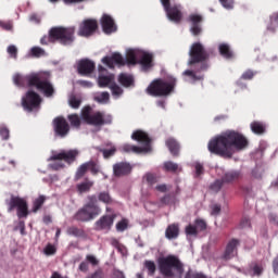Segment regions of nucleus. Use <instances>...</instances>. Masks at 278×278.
<instances>
[{"label": "nucleus", "instance_id": "a19ab883", "mask_svg": "<svg viewBox=\"0 0 278 278\" xmlns=\"http://www.w3.org/2000/svg\"><path fill=\"white\" fill-rule=\"evenodd\" d=\"M97 201L104 203L105 205H112V197H110L109 192L102 191L98 194Z\"/></svg>", "mask_w": 278, "mask_h": 278}, {"label": "nucleus", "instance_id": "4be33fe9", "mask_svg": "<svg viewBox=\"0 0 278 278\" xmlns=\"http://www.w3.org/2000/svg\"><path fill=\"white\" fill-rule=\"evenodd\" d=\"M101 26L104 34H114V31H116V24L114 23V18L108 14L102 16Z\"/></svg>", "mask_w": 278, "mask_h": 278}, {"label": "nucleus", "instance_id": "7c9ffc66", "mask_svg": "<svg viewBox=\"0 0 278 278\" xmlns=\"http://www.w3.org/2000/svg\"><path fill=\"white\" fill-rule=\"evenodd\" d=\"M218 51L219 54L226 60H231V58H233V52L231 51V48L227 43H220L218 46Z\"/></svg>", "mask_w": 278, "mask_h": 278}, {"label": "nucleus", "instance_id": "680f3d73", "mask_svg": "<svg viewBox=\"0 0 278 278\" xmlns=\"http://www.w3.org/2000/svg\"><path fill=\"white\" fill-rule=\"evenodd\" d=\"M99 103H103L104 101H110V93L108 91H104L100 94V97L96 98Z\"/></svg>", "mask_w": 278, "mask_h": 278}, {"label": "nucleus", "instance_id": "bb28decb", "mask_svg": "<svg viewBox=\"0 0 278 278\" xmlns=\"http://www.w3.org/2000/svg\"><path fill=\"white\" fill-rule=\"evenodd\" d=\"M166 147L168 148L169 152L174 157H177L179 155V142L175 140V138H168L165 142Z\"/></svg>", "mask_w": 278, "mask_h": 278}, {"label": "nucleus", "instance_id": "052dcab7", "mask_svg": "<svg viewBox=\"0 0 278 278\" xmlns=\"http://www.w3.org/2000/svg\"><path fill=\"white\" fill-rule=\"evenodd\" d=\"M86 261L89 262V264L92 266H99V260H97L94 255L88 254L86 256Z\"/></svg>", "mask_w": 278, "mask_h": 278}, {"label": "nucleus", "instance_id": "4d7b16f0", "mask_svg": "<svg viewBox=\"0 0 278 278\" xmlns=\"http://www.w3.org/2000/svg\"><path fill=\"white\" fill-rule=\"evenodd\" d=\"M252 270H253L252 277H262V273H264V267L260 265H254L252 267Z\"/></svg>", "mask_w": 278, "mask_h": 278}, {"label": "nucleus", "instance_id": "1a4fd4ad", "mask_svg": "<svg viewBox=\"0 0 278 278\" xmlns=\"http://www.w3.org/2000/svg\"><path fill=\"white\" fill-rule=\"evenodd\" d=\"M37 81L33 85V88L43 92L45 97H53L55 94V89L49 80V76L45 73H37Z\"/></svg>", "mask_w": 278, "mask_h": 278}, {"label": "nucleus", "instance_id": "6e6552de", "mask_svg": "<svg viewBox=\"0 0 278 278\" xmlns=\"http://www.w3.org/2000/svg\"><path fill=\"white\" fill-rule=\"evenodd\" d=\"M17 208V216L20 218H27L29 216V205L27 204V200L21 197L12 195L9 201V212H13V210Z\"/></svg>", "mask_w": 278, "mask_h": 278}, {"label": "nucleus", "instance_id": "37998d69", "mask_svg": "<svg viewBox=\"0 0 278 278\" xmlns=\"http://www.w3.org/2000/svg\"><path fill=\"white\" fill-rule=\"evenodd\" d=\"M223 186H225L223 178L216 179L213 184H211L210 190H212V192H220V190H223Z\"/></svg>", "mask_w": 278, "mask_h": 278}, {"label": "nucleus", "instance_id": "393cba45", "mask_svg": "<svg viewBox=\"0 0 278 278\" xmlns=\"http://www.w3.org/2000/svg\"><path fill=\"white\" fill-rule=\"evenodd\" d=\"M105 147H109V149L105 148H97V150L102 153L104 160H110V157H114L116 155V146L112 144L111 142L106 143Z\"/></svg>", "mask_w": 278, "mask_h": 278}, {"label": "nucleus", "instance_id": "9b49d317", "mask_svg": "<svg viewBox=\"0 0 278 278\" xmlns=\"http://www.w3.org/2000/svg\"><path fill=\"white\" fill-rule=\"evenodd\" d=\"M161 3L166 12L167 18H169L172 23H181V18H184L181 5L174 4L170 7V0H161Z\"/></svg>", "mask_w": 278, "mask_h": 278}, {"label": "nucleus", "instance_id": "bf43d9fd", "mask_svg": "<svg viewBox=\"0 0 278 278\" xmlns=\"http://www.w3.org/2000/svg\"><path fill=\"white\" fill-rule=\"evenodd\" d=\"M160 201L163 205H170V203L175 201V198L172 197L170 194H165L163 198H161Z\"/></svg>", "mask_w": 278, "mask_h": 278}, {"label": "nucleus", "instance_id": "473e14b6", "mask_svg": "<svg viewBox=\"0 0 278 278\" xmlns=\"http://www.w3.org/2000/svg\"><path fill=\"white\" fill-rule=\"evenodd\" d=\"M45 201H47V197L45 195H39L37 199H35L33 202L31 212L37 214L42 208V205H45Z\"/></svg>", "mask_w": 278, "mask_h": 278}, {"label": "nucleus", "instance_id": "79ce46f5", "mask_svg": "<svg viewBox=\"0 0 278 278\" xmlns=\"http://www.w3.org/2000/svg\"><path fill=\"white\" fill-rule=\"evenodd\" d=\"M143 266L144 268H147L148 275H150V277H153V275H155V270H157V266L155 265V262L144 261Z\"/></svg>", "mask_w": 278, "mask_h": 278}, {"label": "nucleus", "instance_id": "a878e982", "mask_svg": "<svg viewBox=\"0 0 278 278\" xmlns=\"http://www.w3.org/2000/svg\"><path fill=\"white\" fill-rule=\"evenodd\" d=\"M165 237L167 240H176V238H179V224H170L167 226Z\"/></svg>", "mask_w": 278, "mask_h": 278}, {"label": "nucleus", "instance_id": "3c124183", "mask_svg": "<svg viewBox=\"0 0 278 278\" xmlns=\"http://www.w3.org/2000/svg\"><path fill=\"white\" fill-rule=\"evenodd\" d=\"M269 18L271 25L269 29H271V31H275V28L278 27V12L273 13Z\"/></svg>", "mask_w": 278, "mask_h": 278}, {"label": "nucleus", "instance_id": "72a5a7b5", "mask_svg": "<svg viewBox=\"0 0 278 278\" xmlns=\"http://www.w3.org/2000/svg\"><path fill=\"white\" fill-rule=\"evenodd\" d=\"M68 236H74L75 238H84L86 236V230L77 226H72L67 228Z\"/></svg>", "mask_w": 278, "mask_h": 278}, {"label": "nucleus", "instance_id": "2eb2a0df", "mask_svg": "<svg viewBox=\"0 0 278 278\" xmlns=\"http://www.w3.org/2000/svg\"><path fill=\"white\" fill-rule=\"evenodd\" d=\"M87 125H93L94 127H102V125H112V116L105 115V113L101 111H97L96 113L91 114L89 122Z\"/></svg>", "mask_w": 278, "mask_h": 278}, {"label": "nucleus", "instance_id": "c756f323", "mask_svg": "<svg viewBox=\"0 0 278 278\" xmlns=\"http://www.w3.org/2000/svg\"><path fill=\"white\" fill-rule=\"evenodd\" d=\"M238 179H240V172L238 170L226 172L222 177L224 184H233Z\"/></svg>", "mask_w": 278, "mask_h": 278}, {"label": "nucleus", "instance_id": "f03ea898", "mask_svg": "<svg viewBox=\"0 0 278 278\" xmlns=\"http://www.w3.org/2000/svg\"><path fill=\"white\" fill-rule=\"evenodd\" d=\"M214 55L212 49H206L201 42H194L189 49L188 66L193 67L192 70H186L182 75L188 77L191 84L197 81H203L205 79V71L210 68V59Z\"/></svg>", "mask_w": 278, "mask_h": 278}, {"label": "nucleus", "instance_id": "f257e3e1", "mask_svg": "<svg viewBox=\"0 0 278 278\" xmlns=\"http://www.w3.org/2000/svg\"><path fill=\"white\" fill-rule=\"evenodd\" d=\"M249 147V139L242 132L226 130L208 141L207 149L213 155L231 160L233 154L244 151Z\"/></svg>", "mask_w": 278, "mask_h": 278}, {"label": "nucleus", "instance_id": "13d9d810", "mask_svg": "<svg viewBox=\"0 0 278 278\" xmlns=\"http://www.w3.org/2000/svg\"><path fill=\"white\" fill-rule=\"evenodd\" d=\"M185 278H208L205 274L194 271V273H187Z\"/></svg>", "mask_w": 278, "mask_h": 278}, {"label": "nucleus", "instance_id": "4468645a", "mask_svg": "<svg viewBox=\"0 0 278 278\" xmlns=\"http://www.w3.org/2000/svg\"><path fill=\"white\" fill-rule=\"evenodd\" d=\"M38 73H31L28 75H21L15 74L13 76V84L17 86V88H25V86H28L29 88H34V85L36 81H38V78L36 77Z\"/></svg>", "mask_w": 278, "mask_h": 278}, {"label": "nucleus", "instance_id": "5fc2aeb1", "mask_svg": "<svg viewBox=\"0 0 278 278\" xmlns=\"http://www.w3.org/2000/svg\"><path fill=\"white\" fill-rule=\"evenodd\" d=\"M0 137L2 140H10V129L5 126L0 127Z\"/></svg>", "mask_w": 278, "mask_h": 278}, {"label": "nucleus", "instance_id": "a211bd4d", "mask_svg": "<svg viewBox=\"0 0 278 278\" xmlns=\"http://www.w3.org/2000/svg\"><path fill=\"white\" fill-rule=\"evenodd\" d=\"M188 22L191 24V34H193V36L201 35V33L203 31V28H201V23H203V15L190 14L188 17Z\"/></svg>", "mask_w": 278, "mask_h": 278}, {"label": "nucleus", "instance_id": "ea45409f", "mask_svg": "<svg viewBox=\"0 0 278 278\" xmlns=\"http://www.w3.org/2000/svg\"><path fill=\"white\" fill-rule=\"evenodd\" d=\"M67 119L70 121V124L72 127H75V129H79L81 127V118L77 114H71L67 116Z\"/></svg>", "mask_w": 278, "mask_h": 278}, {"label": "nucleus", "instance_id": "6ab92c4d", "mask_svg": "<svg viewBox=\"0 0 278 278\" xmlns=\"http://www.w3.org/2000/svg\"><path fill=\"white\" fill-rule=\"evenodd\" d=\"M102 63L105 64L109 68H114V64L117 66H125V58L118 52H114L111 56H104Z\"/></svg>", "mask_w": 278, "mask_h": 278}, {"label": "nucleus", "instance_id": "aec40b11", "mask_svg": "<svg viewBox=\"0 0 278 278\" xmlns=\"http://www.w3.org/2000/svg\"><path fill=\"white\" fill-rule=\"evenodd\" d=\"M131 174V165L129 163L119 162L113 165V175L115 177H125Z\"/></svg>", "mask_w": 278, "mask_h": 278}, {"label": "nucleus", "instance_id": "864d4df0", "mask_svg": "<svg viewBox=\"0 0 278 278\" xmlns=\"http://www.w3.org/2000/svg\"><path fill=\"white\" fill-rule=\"evenodd\" d=\"M30 53L34 58H40L41 55H45V50L40 47H34L31 48Z\"/></svg>", "mask_w": 278, "mask_h": 278}, {"label": "nucleus", "instance_id": "de8ad7c7", "mask_svg": "<svg viewBox=\"0 0 278 278\" xmlns=\"http://www.w3.org/2000/svg\"><path fill=\"white\" fill-rule=\"evenodd\" d=\"M43 253L45 255H48V256L55 255V253H58V249H55V245L48 243L43 249Z\"/></svg>", "mask_w": 278, "mask_h": 278}, {"label": "nucleus", "instance_id": "6e6d98bb", "mask_svg": "<svg viewBox=\"0 0 278 278\" xmlns=\"http://www.w3.org/2000/svg\"><path fill=\"white\" fill-rule=\"evenodd\" d=\"M111 91L113 97H121V94H123V88H121L118 85H112Z\"/></svg>", "mask_w": 278, "mask_h": 278}, {"label": "nucleus", "instance_id": "8fccbe9b", "mask_svg": "<svg viewBox=\"0 0 278 278\" xmlns=\"http://www.w3.org/2000/svg\"><path fill=\"white\" fill-rule=\"evenodd\" d=\"M194 225L198 231H205L207 229V223L203 219H195Z\"/></svg>", "mask_w": 278, "mask_h": 278}, {"label": "nucleus", "instance_id": "b1692460", "mask_svg": "<svg viewBox=\"0 0 278 278\" xmlns=\"http://www.w3.org/2000/svg\"><path fill=\"white\" fill-rule=\"evenodd\" d=\"M239 245H240V240L231 239L226 245L224 260H231V257H233V253L236 249H238Z\"/></svg>", "mask_w": 278, "mask_h": 278}, {"label": "nucleus", "instance_id": "49530a36", "mask_svg": "<svg viewBox=\"0 0 278 278\" xmlns=\"http://www.w3.org/2000/svg\"><path fill=\"white\" fill-rule=\"evenodd\" d=\"M99 86L100 88H105L112 84V76H99Z\"/></svg>", "mask_w": 278, "mask_h": 278}, {"label": "nucleus", "instance_id": "cd10ccee", "mask_svg": "<svg viewBox=\"0 0 278 278\" xmlns=\"http://www.w3.org/2000/svg\"><path fill=\"white\" fill-rule=\"evenodd\" d=\"M251 131L255 134L256 136H262L263 134H266V124L263 122L254 121L250 124Z\"/></svg>", "mask_w": 278, "mask_h": 278}, {"label": "nucleus", "instance_id": "2f4dec72", "mask_svg": "<svg viewBox=\"0 0 278 278\" xmlns=\"http://www.w3.org/2000/svg\"><path fill=\"white\" fill-rule=\"evenodd\" d=\"M257 73L253 72L252 70H247L245 72L242 73L241 77L237 80V86H242V80L244 81H251L253 77H255Z\"/></svg>", "mask_w": 278, "mask_h": 278}, {"label": "nucleus", "instance_id": "e2e57ef3", "mask_svg": "<svg viewBox=\"0 0 278 278\" xmlns=\"http://www.w3.org/2000/svg\"><path fill=\"white\" fill-rule=\"evenodd\" d=\"M127 227H128V224H127L126 219H122L121 222H118L116 224V229L118 231H125V229H127Z\"/></svg>", "mask_w": 278, "mask_h": 278}, {"label": "nucleus", "instance_id": "423d86ee", "mask_svg": "<svg viewBox=\"0 0 278 278\" xmlns=\"http://www.w3.org/2000/svg\"><path fill=\"white\" fill-rule=\"evenodd\" d=\"M159 269L163 277H181L184 275V263L178 256L167 255L159 260Z\"/></svg>", "mask_w": 278, "mask_h": 278}, {"label": "nucleus", "instance_id": "338daca9", "mask_svg": "<svg viewBox=\"0 0 278 278\" xmlns=\"http://www.w3.org/2000/svg\"><path fill=\"white\" fill-rule=\"evenodd\" d=\"M146 180L150 186H153V184H156L157 178H155V175L153 174H147L146 175Z\"/></svg>", "mask_w": 278, "mask_h": 278}, {"label": "nucleus", "instance_id": "f8f14e48", "mask_svg": "<svg viewBox=\"0 0 278 278\" xmlns=\"http://www.w3.org/2000/svg\"><path fill=\"white\" fill-rule=\"evenodd\" d=\"M88 170H90L91 175H99V164H97V162L94 161H88L86 163H83L75 173V181H79V179L86 177V173H88Z\"/></svg>", "mask_w": 278, "mask_h": 278}, {"label": "nucleus", "instance_id": "5701e85b", "mask_svg": "<svg viewBox=\"0 0 278 278\" xmlns=\"http://www.w3.org/2000/svg\"><path fill=\"white\" fill-rule=\"evenodd\" d=\"M132 140H136L137 142H140L141 144H144V147L151 146V138L149 135L142 130H136L131 135Z\"/></svg>", "mask_w": 278, "mask_h": 278}, {"label": "nucleus", "instance_id": "774afa93", "mask_svg": "<svg viewBox=\"0 0 278 278\" xmlns=\"http://www.w3.org/2000/svg\"><path fill=\"white\" fill-rule=\"evenodd\" d=\"M50 168H52V170H62V168H64V163L62 162H55L50 164Z\"/></svg>", "mask_w": 278, "mask_h": 278}, {"label": "nucleus", "instance_id": "a18cd8bd", "mask_svg": "<svg viewBox=\"0 0 278 278\" xmlns=\"http://www.w3.org/2000/svg\"><path fill=\"white\" fill-rule=\"evenodd\" d=\"M91 112H92V108H90V106H85L81 110V117L85 121V123H88L90 121V118L92 116Z\"/></svg>", "mask_w": 278, "mask_h": 278}, {"label": "nucleus", "instance_id": "4c0bfd02", "mask_svg": "<svg viewBox=\"0 0 278 278\" xmlns=\"http://www.w3.org/2000/svg\"><path fill=\"white\" fill-rule=\"evenodd\" d=\"M122 151L124 153H142L143 150L140 147L126 143V144L122 146Z\"/></svg>", "mask_w": 278, "mask_h": 278}, {"label": "nucleus", "instance_id": "7ed1b4c3", "mask_svg": "<svg viewBox=\"0 0 278 278\" xmlns=\"http://www.w3.org/2000/svg\"><path fill=\"white\" fill-rule=\"evenodd\" d=\"M54 42L71 47L75 42V27L54 26L40 39L41 45H54Z\"/></svg>", "mask_w": 278, "mask_h": 278}, {"label": "nucleus", "instance_id": "69168bd1", "mask_svg": "<svg viewBox=\"0 0 278 278\" xmlns=\"http://www.w3.org/2000/svg\"><path fill=\"white\" fill-rule=\"evenodd\" d=\"M241 229H247V227H251V219L249 217H243L240 223Z\"/></svg>", "mask_w": 278, "mask_h": 278}, {"label": "nucleus", "instance_id": "f3484780", "mask_svg": "<svg viewBox=\"0 0 278 278\" xmlns=\"http://www.w3.org/2000/svg\"><path fill=\"white\" fill-rule=\"evenodd\" d=\"M114 218H116V215H103L94 223L96 230L110 231L114 225Z\"/></svg>", "mask_w": 278, "mask_h": 278}, {"label": "nucleus", "instance_id": "c9c22d12", "mask_svg": "<svg viewBox=\"0 0 278 278\" xmlns=\"http://www.w3.org/2000/svg\"><path fill=\"white\" fill-rule=\"evenodd\" d=\"M164 169L167 173H181L182 168L175 162L167 161L164 163Z\"/></svg>", "mask_w": 278, "mask_h": 278}, {"label": "nucleus", "instance_id": "58836bf2", "mask_svg": "<svg viewBox=\"0 0 278 278\" xmlns=\"http://www.w3.org/2000/svg\"><path fill=\"white\" fill-rule=\"evenodd\" d=\"M125 62H126V64H128V66L138 64V59L136 58V51L128 50L126 53Z\"/></svg>", "mask_w": 278, "mask_h": 278}, {"label": "nucleus", "instance_id": "dca6fc26", "mask_svg": "<svg viewBox=\"0 0 278 278\" xmlns=\"http://www.w3.org/2000/svg\"><path fill=\"white\" fill-rule=\"evenodd\" d=\"M77 155H79V151L77 150H68V151H62L60 153L53 154L50 156L49 162H55V161H64L66 164H73L75 160H77Z\"/></svg>", "mask_w": 278, "mask_h": 278}, {"label": "nucleus", "instance_id": "c85d7f7f", "mask_svg": "<svg viewBox=\"0 0 278 278\" xmlns=\"http://www.w3.org/2000/svg\"><path fill=\"white\" fill-rule=\"evenodd\" d=\"M139 63L141 64L143 71H149V68L153 67V54L143 53Z\"/></svg>", "mask_w": 278, "mask_h": 278}, {"label": "nucleus", "instance_id": "0e129e2a", "mask_svg": "<svg viewBox=\"0 0 278 278\" xmlns=\"http://www.w3.org/2000/svg\"><path fill=\"white\" fill-rule=\"evenodd\" d=\"M211 215L212 216H218V214H220V205L219 204H213L211 207Z\"/></svg>", "mask_w": 278, "mask_h": 278}, {"label": "nucleus", "instance_id": "412c9836", "mask_svg": "<svg viewBox=\"0 0 278 278\" xmlns=\"http://www.w3.org/2000/svg\"><path fill=\"white\" fill-rule=\"evenodd\" d=\"M94 62L89 59H83L78 63L79 75H91V73H94Z\"/></svg>", "mask_w": 278, "mask_h": 278}, {"label": "nucleus", "instance_id": "c03bdc74", "mask_svg": "<svg viewBox=\"0 0 278 278\" xmlns=\"http://www.w3.org/2000/svg\"><path fill=\"white\" fill-rule=\"evenodd\" d=\"M70 106L73 108V110H79L81 106V100L75 96H72L68 100Z\"/></svg>", "mask_w": 278, "mask_h": 278}, {"label": "nucleus", "instance_id": "0eeeda50", "mask_svg": "<svg viewBox=\"0 0 278 278\" xmlns=\"http://www.w3.org/2000/svg\"><path fill=\"white\" fill-rule=\"evenodd\" d=\"M40 103H42V99L40 98V94L34 90H28L22 98V108L25 112L40 110Z\"/></svg>", "mask_w": 278, "mask_h": 278}, {"label": "nucleus", "instance_id": "39448f33", "mask_svg": "<svg viewBox=\"0 0 278 278\" xmlns=\"http://www.w3.org/2000/svg\"><path fill=\"white\" fill-rule=\"evenodd\" d=\"M175 86H177V78H156L151 81L146 92L150 94V97H168V94L175 92Z\"/></svg>", "mask_w": 278, "mask_h": 278}, {"label": "nucleus", "instance_id": "09e8293b", "mask_svg": "<svg viewBox=\"0 0 278 278\" xmlns=\"http://www.w3.org/2000/svg\"><path fill=\"white\" fill-rule=\"evenodd\" d=\"M7 52L11 58H13V60H16V58H18V48H16V46L14 45L9 46Z\"/></svg>", "mask_w": 278, "mask_h": 278}, {"label": "nucleus", "instance_id": "ddd939ff", "mask_svg": "<svg viewBox=\"0 0 278 278\" xmlns=\"http://www.w3.org/2000/svg\"><path fill=\"white\" fill-rule=\"evenodd\" d=\"M99 29V22L97 20L87 18L81 22L78 29V36L90 38Z\"/></svg>", "mask_w": 278, "mask_h": 278}, {"label": "nucleus", "instance_id": "20e7f679", "mask_svg": "<svg viewBox=\"0 0 278 278\" xmlns=\"http://www.w3.org/2000/svg\"><path fill=\"white\" fill-rule=\"evenodd\" d=\"M97 195H88L87 203L78 208L73 215V219L77 223H90L101 214V207L97 204Z\"/></svg>", "mask_w": 278, "mask_h": 278}, {"label": "nucleus", "instance_id": "9d476101", "mask_svg": "<svg viewBox=\"0 0 278 278\" xmlns=\"http://www.w3.org/2000/svg\"><path fill=\"white\" fill-rule=\"evenodd\" d=\"M55 138H66L71 134V124L63 116H58L52 121Z\"/></svg>", "mask_w": 278, "mask_h": 278}, {"label": "nucleus", "instance_id": "e433bc0d", "mask_svg": "<svg viewBox=\"0 0 278 278\" xmlns=\"http://www.w3.org/2000/svg\"><path fill=\"white\" fill-rule=\"evenodd\" d=\"M94 186V182L86 178V181L77 185V190L80 192V194H84V192H90V188Z\"/></svg>", "mask_w": 278, "mask_h": 278}, {"label": "nucleus", "instance_id": "f704fd0d", "mask_svg": "<svg viewBox=\"0 0 278 278\" xmlns=\"http://www.w3.org/2000/svg\"><path fill=\"white\" fill-rule=\"evenodd\" d=\"M118 81L125 88H129V86L134 85V77L131 75H128V74H121L118 76Z\"/></svg>", "mask_w": 278, "mask_h": 278}, {"label": "nucleus", "instance_id": "603ef678", "mask_svg": "<svg viewBox=\"0 0 278 278\" xmlns=\"http://www.w3.org/2000/svg\"><path fill=\"white\" fill-rule=\"evenodd\" d=\"M185 233H186L187 236H199V230L197 229L195 226L188 225V226L185 228Z\"/></svg>", "mask_w": 278, "mask_h": 278}]
</instances>
